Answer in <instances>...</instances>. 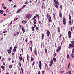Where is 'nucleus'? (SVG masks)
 Returning a JSON list of instances; mask_svg holds the SVG:
<instances>
[{
  "mask_svg": "<svg viewBox=\"0 0 74 74\" xmlns=\"http://www.w3.org/2000/svg\"><path fill=\"white\" fill-rule=\"evenodd\" d=\"M55 2H54V5L55 7H56L57 8H58V5H59L60 4H59V3L58 2V0H53Z\"/></svg>",
  "mask_w": 74,
  "mask_h": 74,
  "instance_id": "obj_1",
  "label": "nucleus"
},
{
  "mask_svg": "<svg viewBox=\"0 0 74 74\" xmlns=\"http://www.w3.org/2000/svg\"><path fill=\"white\" fill-rule=\"evenodd\" d=\"M74 47V41H72L71 42V44H70L69 45V48H72Z\"/></svg>",
  "mask_w": 74,
  "mask_h": 74,
  "instance_id": "obj_2",
  "label": "nucleus"
},
{
  "mask_svg": "<svg viewBox=\"0 0 74 74\" xmlns=\"http://www.w3.org/2000/svg\"><path fill=\"white\" fill-rule=\"evenodd\" d=\"M61 46H58V48L56 49V52H59V51L61 49Z\"/></svg>",
  "mask_w": 74,
  "mask_h": 74,
  "instance_id": "obj_3",
  "label": "nucleus"
},
{
  "mask_svg": "<svg viewBox=\"0 0 74 74\" xmlns=\"http://www.w3.org/2000/svg\"><path fill=\"white\" fill-rule=\"evenodd\" d=\"M68 36L69 38H70L71 36V31H69L68 32Z\"/></svg>",
  "mask_w": 74,
  "mask_h": 74,
  "instance_id": "obj_4",
  "label": "nucleus"
},
{
  "mask_svg": "<svg viewBox=\"0 0 74 74\" xmlns=\"http://www.w3.org/2000/svg\"><path fill=\"white\" fill-rule=\"evenodd\" d=\"M26 17L27 19H30L32 17V14H28L26 16Z\"/></svg>",
  "mask_w": 74,
  "mask_h": 74,
  "instance_id": "obj_5",
  "label": "nucleus"
},
{
  "mask_svg": "<svg viewBox=\"0 0 74 74\" xmlns=\"http://www.w3.org/2000/svg\"><path fill=\"white\" fill-rule=\"evenodd\" d=\"M41 61H39V66L40 69H41Z\"/></svg>",
  "mask_w": 74,
  "mask_h": 74,
  "instance_id": "obj_6",
  "label": "nucleus"
},
{
  "mask_svg": "<svg viewBox=\"0 0 74 74\" xmlns=\"http://www.w3.org/2000/svg\"><path fill=\"white\" fill-rule=\"evenodd\" d=\"M63 25H66V18H65L64 17L63 18Z\"/></svg>",
  "mask_w": 74,
  "mask_h": 74,
  "instance_id": "obj_7",
  "label": "nucleus"
},
{
  "mask_svg": "<svg viewBox=\"0 0 74 74\" xmlns=\"http://www.w3.org/2000/svg\"><path fill=\"white\" fill-rule=\"evenodd\" d=\"M52 64H53V60H51L50 62V64H49L50 67L52 66Z\"/></svg>",
  "mask_w": 74,
  "mask_h": 74,
  "instance_id": "obj_8",
  "label": "nucleus"
},
{
  "mask_svg": "<svg viewBox=\"0 0 74 74\" xmlns=\"http://www.w3.org/2000/svg\"><path fill=\"white\" fill-rule=\"evenodd\" d=\"M50 34V32L49 30L47 31V37H49V35Z\"/></svg>",
  "mask_w": 74,
  "mask_h": 74,
  "instance_id": "obj_9",
  "label": "nucleus"
},
{
  "mask_svg": "<svg viewBox=\"0 0 74 74\" xmlns=\"http://www.w3.org/2000/svg\"><path fill=\"white\" fill-rule=\"evenodd\" d=\"M17 48V47L16 46H15L14 48L13 51L14 52H16V49Z\"/></svg>",
  "mask_w": 74,
  "mask_h": 74,
  "instance_id": "obj_10",
  "label": "nucleus"
},
{
  "mask_svg": "<svg viewBox=\"0 0 74 74\" xmlns=\"http://www.w3.org/2000/svg\"><path fill=\"white\" fill-rule=\"evenodd\" d=\"M21 29L22 30V31L23 33H25V28H24V27H21Z\"/></svg>",
  "mask_w": 74,
  "mask_h": 74,
  "instance_id": "obj_11",
  "label": "nucleus"
},
{
  "mask_svg": "<svg viewBox=\"0 0 74 74\" xmlns=\"http://www.w3.org/2000/svg\"><path fill=\"white\" fill-rule=\"evenodd\" d=\"M56 16L55 15V14H53V17L54 19V20H56Z\"/></svg>",
  "mask_w": 74,
  "mask_h": 74,
  "instance_id": "obj_12",
  "label": "nucleus"
},
{
  "mask_svg": "<svg viewBox=\"0 0 74 74\" xmlns=\"http://www.w3.org/2000/svg\"><path fill=\"white\" fill-rule=\"evenodd\" d=\"M7 52H8V53L10 55L11 54V50H7Z\"/></svg>",
  "mask_w": 74,
  "mask_h": 74,
  "instance_id": "obj_13",
  "label": "nucleus"
},
{
  "mask_svg": "<svg viewBox=\"0 0 74 74\" xmlns=\"http://www.w3.org/2000/svg\"><path fill=\"white\" fill-rule=\"evenodd\" d=\"M57 30L58 32H59V33H60V28L59 27H57Z\"/></svg>",
  "mask_w": 74,
  "mask_h": 74,
  "instance_id": "obj_14",
  "label": "nucleus"
},
{
  "mask_svg": "<svg viewBox=\"0 0 74 74\" xmlns=\"http://www.w3.org/2000/svg\"><path fill=\"white\" fill-rule=\"evenodd\" d=\"M59 16L60 17V18L62 17V12H61V11H60V12L59 14Z\"/></svg>",
  "mask_w": 74,
  "mask_h": 74,
  "instance_id": "obj_15",
  "label": "nucleus"
},
{
  "mask_svg": "<svg viewBox=\"0 0 74 74\" xmlns=\"http://www.w3.org/2000/svg\"><path fill=\"white\" fill-rule=\"evenodd\" d=\"M34 53L36 56H37V49H36L34 50Z\"/></svg>",
  "mask_w": 74,
  "mask_h": 74,
  "instance_id": "obj_16",
  "label": "nucleus"
},
{
  "mask_svg": "<svg viewBox=\"0 0 74 74\" xmlns=\"http://www.w3.org/2000/svg\"><path fill=\"white\" fill-rule=\"evenodd\" d=\"M22 10V8H21L20 9H18L16 13H18L19 12H20V11H21Z\"/></svg>",
  "mask_w": 74,
  "mask_h": 74,
  "instance_id": "obj_17",
  "label": "nucleus"
},
{
  "mask_svg": "<svg viewBox=\"0 0 74 74\" xmlns=\"http://www.w3.org/2000/svg\"><path fill=\"white\" fill-rule=\"evenodd\" d=\"M1 68L3 69V70H4L5 69V67H4V66L2 65L1 66Z\"/></svg>",
  "mask_w": 74,
  "mask_h": 74,
  "instance_id": "obj_18",
  "label": "nucleus"
},
{
  "mask_svg": "<svg viewBox=\"0 0 74 74\" xmlns=\"http://www.w3.org/2000/svg\"><path fill=\"white\" fill-rule=\"evenodd\" d=\"M67 58L68 59H70V56H69V55L68 54H67Z\"/></svg>",
  "mask_w": 74,
  "mask_h": 74,
  "instance_id": "obj_19",
  "label": "nucleus"
},
{
  "mask_svg": "<svg viewBox=\"0 0 74 74\" xmlns=\"http://www.w3.org/2000/svg\"><path fill=\"white\" fill-rule=\"evenodd\" d=\"M19 59L20 61H23V58L22 57H19Z\"/></svg>",
  "mask_w": 74,
  "mask_h": 74,
  "instance_id": "obj_20",
  "label": "nucleus"
},
{
  "mask_svg": "<svg viewBox=\"0 0 74 74\" xmlns=\"http://www.w3.org/2000/svg\"><path fill=\"white\" fill-rule=\"evenodd\" d=\"M0 14H3V10H0Z\"/></svg>",
  "mask_w": 74,
  "mask_h": 74,
  "instance_id": "obj_21",
  "label": "nucleus"
},
{
  "mask_svg": "<svg viewBox=\"0 0 74 74\" xmlns=\"http://www.w3.org/2000/svg\"><path fill=\"white\" fill-rule=\"evenodd\" d=\"M69 20L70 21H71V16H70V14H69Z\"/></svg>",
  "mask_w": 74,
  "mask_h": 74,
  "instance_id": "obj_22",
  "label": "nucleus"
},
{
  "mask_svg": "<svg viewBox=\"0 0 74 74\" xmlns=\"http://www.w3.org/2000/svg\"><path fill=\"white\" fill-rule=\"evenodd\" d=\"M47 18L48 19H49V18H51V16H50V15H49V14H47Z\"/></svg>",
  "mask_w": 74,
  "mask_h": 74,
  "instance_id": "obj_23",
  "label": "nucleus"
},
{
  "mask_svg": "<svg viewBox=\"0 0 74 74\" xmlns=\"http://www.w3.org/2000/svg\"><path fill=\"white\" fill-rule=\"evenodd\" d=\"M48 22H49L50 21H52V19H51V17L50 18H48Z\"/></svg>",
  "mask_w": 74,
  "mask_h": 74,
  "instance_id": "obj_24",
  "label": "nucleus"
},
{
  "mask_svg": "<svg viewBox=\"0 0 74 74\" xmlns=\"http://www.w3.org/2000/svg\"><path fill=\"white\" fill-rule=\"evenodd\" d=\"M36 19H34V20L33 21L34 24H36Z\"/></svg>",
  "mask_w": 74,
  "mask_h": 74,
  "instance_id": "obj_25",
  "label": "nucleus"
},
{
  "mask_svg": "<svg viewBox=\"0 0 74 74\" xmlns=\"http://www.w3.org/2000/svg\"><path fill=\"white\" fill-rule=\"evenodd\" d=\"M53 60L54 62H55L56 61V58H55V57H54L53 58Z\"/></svg>",
  "mask_w": 74,
  "mask_h": 74,
  "instance_id": "obj_26",
  "label": "nucleus"
},
{
  "mask_svg": "<svg viewBox=\"0 0 74 74\" xmlns=\"http://www.w3.org/2000/svg\"><path fill=\"white\" fill-rule=\"evenodd\" d=\"M69 23V25H71V20H70L69 21V22H68Z\"/></svg>",
  "mask_w": 74,
  "mask_h": 74,
  "instance_id": "obj_27",
  "label": "nucleus"
},
{
  "mask_svg": "<svg viewBox=\"0 0 74 74\" xmlns=\"http://www.w3.org/2000/svg\"><path fill=\"white\" fill-rule=\"evenodd\" d=\"M38 22L39 24H41V20H40Z\"/></svg>",
  "mask_w": 74,
  "mask_h": 74,
  "instance_id": "obj_28",
  "label": "nucleus"
},
{
  "mask_svg": "<svg viewBox=\"0 0 74 74\" xmlns=\"http://www.w3.org/2000/svg\"><path fill=\"white\" fill-rule=\"evenodd\" d=\"M45 53H47V49H45Z\"/></svg>",
  "mask_w": 74,
  "mask_h": 74,
  "instance_id": "obj_29",
  "label": "nucleus"
},
{
  "mask_svg": "<svg viewBox=\"0 0 74 74\" xmlns=\"http://www.w3.org/2000/svg\"><path fill=\"white\" fill-rule=\"evenodd\" d=\"M12 67V66L11 65H10L9 66V69H11Z\"/></svg>",
  "mask_w": 74,
  "mask_h": 74,
  "instance_id": "obj_30",
  "label": "nucleus"
},
{
  "mask_svg": "<svg viewBox=\"0 0 74 74\" xmlns=\"http://www.w3.org/2000/svg\"><path fill=\"white\" fill-rule=\"evenodd\" d=\"M44 34L42 33V39L43 40L44 39Z\"/></svg>",
  "mask_w": 74,
  "mask_h": 74,
  "instance_id": "obj_31",
  "label": "nucleus"
},
{
  "mask_svg": "<svg viewBox=\"0 0 74 74\" xmlns=\"http://www.w3.org/2000/svg\"><path fill=\"white\" fill-rule=\"evenodd\" d=\"M12 47H10V48H9V50H10V51H11V50H12Z\"/></svg>",
  "mask_w": 74,
  "mask_h": 74,
  "instance_id": "obj_32",
  "label": "nucleus"
},
{
  "mask_svg": "<svg viewBox=\"0 0 74 74\" xmlns=\"http://www.w3.org/2000/svg\"><path fill=\"white\" fill-rule=\"evenodd\" d=\"M35 64V62H34V61H33V63L32 64V66H34Z\"/></svg>",
  "mask_w": 74,
  "mask_h": 74,
  "instance_id": "obj_33",
  "label": "nucleus"
},
{
  "mask_svg": "<svg viewBox=\"0 0 74 74\" xmlns=\"http://www.w3.org/2000/svg\"><path fill=\"white\" fill-rule=\"evenodd\" d=\"M34 60V59L33 58V57H31V62H33V61Z\"/></svg>",
  "mask_w": 74,
  "mask_h": 74,
  "instance_id": "obj_34",
  "label": "nucleus"
},
{
  "mask_svg": "<svg viewBox=\"0 0 74 74\" xmlns=\"http://www.w3.org/2000/svg\"><path fill=\"white\" fill-rule=\"evenodd\" d=\"M71 57H72V58H74V54L72 53V54H71Z\"/></svg>",
  "mask_w": 74,
  "mask_h": 74,
  "instance_id": "obj_35",
  "label": "nucleus"
},
{
  "mask_svg": "<svg viewBox=\"0 0 74 74\" xmlns=\"http://www.w3.org/2000/svg\"><path fill=\"white\" fill-rule=\"evenodd\" d=\"M27 60L28 61L29 60V56L28 55H27Z\"/></svg>",
  "mask_w": 74,
  "mask_h": 74,
  "instance_id": "obj_36",
  "label": "nucleus"
},
{
  "mask_svg": "<svg viewBox=\"0 0 74 74\" xmlns=\"http://www.w3.org/2000/svg\"><path fill=\"white\" fill-rule=\"evenodd\" d=\"M72 53H74V48L72 49Z\"/></svg>",
  "mask_w": 74,
  "mask_h": 74,
  "instance_id": "obj_37",
  "label": "nucleus"
},
{
  "mask_svg": "<svg viewBox=\"0 0 74 74\" xmlns=\"http://www.w3.org/2000/svg\"><path fill=\"white\" fill-rule=\"evenodd\" d=\"M26 5H24L21 8V9H23V8H24V7H26Z\"/></svg>",
  "mask_w": 74,
  "mask_h": 74,
  "instance_id": "obj_38",
  "label": "nucleus"
},
{
  "mask_svg": "<svg viewBox=\"0 0 74 74\" xmlns=\"http://www.w3.org/2000/svg\"><path fill=\"white\" fill-rule=\"evenodd\" d=\"M32 49H33V47H31L30 49L31 52H32Z\"/></svg>",
  "mask_w": 74,
  "mask_h": 74,
  "instance_id": "obj_39",
  "label": "nucleus"
},
{
  "mask_svg": "<svg viewBox=\"0 0 74 74\" xmlns=\"http://www.w3.org/2000/svg\"><path fill=\"white\" fill-rule=\"evenodd\" d=\"M32 31H34V27H32Z\"/></svg>",
  "mask_w": 74,
  "mask_h": 74,
  "instance_id": "obj_40",
  "label": "nucleus"
},
{
  "mask_svg": "<svg viewBox=\"0 0 74 74\" xmlns=\"http://www.w3.org/2000/svg\"><path fill=\"white\" fill-rule=\"evenodd\" d=\"M54 57H55V56H56V53L55 52H54Z\"/></svg>",
  "mask_w": 74,
  "mask_h": 74,
  "instance_id": "obj_41",
  "label": "nucleus"
},
{
  "mask_svg": "<svg viewBox=\"0 0 74 74\" xmlns=\"http://www.w3.org/2000/svg\"><path fill=\"white\" fill-rule=\"evenodd\" d=\"M37 17L38 19L39 20V19L40 18V16L38 15H37Z\"/></svg>",
  "mask_w": 74,
  "mask_h": 74,
  "instance_id": "obj_42",
  "label": "nucleus"
},
{
  "mask_svg": "<svg viewBox=\"0 0 74 74\" xmlns=\"http://www.w3.org/2000/svg\"><path fill=\"white\" fill-rule=\"evenodd\" d=\"M19 32H17L16 33V34H17V35H18H18H19Z\"/></svg>",
  "mask_w": 74,
  "mask_h": 74,
  "instance_id": "obj_43",
  "label": "nucleus"
},
{
  "mask_svg": "<svg viewBox=\"0 0 74 74\" xmlns=\"http://www.w3.org/2000/svg\"><path fill=\"white\" fill-rule=\"evenodd\" d=\"M60 7L61 8V10H62L63 9V8H62L63 7H62V5H61L60 6Z\"/></svg>",
  "mask_w": 74,
  "mask_h": 74,
  "instance_id": "obj_44",
  "label": "nucleus"
},
{
  "mask_svg": "<svg viewBox=\"0 0 74 74\" xmlns=\"http://www.w3.org/2000/svg\"><path fill=\"white\" fill-rule=\"evenodd\" d=\"M23 22H25V23H26V22H27L25 21L24 20L22 21V23H23Z\"/></svg>",
  "mask_w": 74,
  "mask_h": 74,
  "instance_id": "obj_45",
  "label": "nucleus"
},
{
  "mask_svg": "<svg viewBox=\"0 0 74 74\" xmlns=\"http://www.w3.org/2000/svg\"><path fill=\"white\" fill-rule=\"evenodd\" d=\"M28 2L26 1L25 2V4H28Z\"/></svg>",
  "mask_w": 74,
  "mask_h": 74,
  "instance_id": "obj_46",
  "label": "nucleus"
},
{
  "mask_svg": "<svg viewBox=\"0 0 74 74\" xmlns=\"http://www.w3.org/2000/svg\"><path fill=\"white\" fill-rule=\"evenodd\" d=\"M19 64H20V66L21 67H22V66H21V62H19Z\"/></svg>",
  "mask_w": 74,
  "mask_h": 74,
  "instance_id": "obj_47",
  "label": "nucleus"
},
{
  "mask_svg": "<svg viewBox=\"0 0 74 74\" xmlns=\"http://www.w3.org/2000/svg\"><path fill=\"white\" fill-rule=\"evenodd\" d=\"M37 15L36 14V16H34V18H37Z\"/></svg>",
  "mask_w": 74,
  "mask_h": 74,
  "instance_id": "obj_48",
  "label": "nucleus"
},
{
  "mask_svg": "<svg viewBox=\"0 0 74 74\" xmlns=\"http://www.w3.org/2000/svg\"><path fill=\"white\" fill-rule=\"evenodd\" d=\"M45 72V71H42V74H44V73Z\"/></svg>",
  "mask_w": 74,
  "mask_h": 74,
  "instance_id": "obj_49",
  "label": "nucleus"
},
{
  "mask_svg": "<svg viewBox=\"0 0 74 74\" xmlns=\"http://www.w3.org/2000/svg\"><path fill=\"white\" fill-rule=\"evenodd\" d=\"M19 27L20 29H21V28H22V25H20L19 26Z\"/></svg>",
  "mask_w": 74,
  "mask_h": 74,
  "instance_id": "obj_50",
  "label": "nucleus"
},
{
  "mask_svg": "<svg viewBox=\"0 0 74 74\" xmlns=\"http://www.w3.org/2000/svg\"><path fill=\"white\" fill-rule=\"evenodd\" d=\"M8 60L9 61H10L11 60V58H8Z\"/></svg>",
  "mask_w": 74,
  "mask_h": 74,
  "instance_id": "obj_51",
  "label": "nucleus"
},
{
  "mask_svg": "<svg viewBox=\"0 0 74 74\" xmlns=\"http://www.w3.org/2000/svg\"><path fill=\"white\" fill-rule=\"evenodd\" d=\"M7 32V31H3V33H6Z\"/></svg>",
  "mask_w": 74,
  "mask_h": 74,
  "instance_id": "obj_52",
  "label": "nucleus"
},
{
  "mask_svg": "<svg viewBox=\"0 0 74 74\" xmlns=\"http://www.w3.org/2000/svg\"><path fill=\"white\" fill-rule=\"evenodd\" d=\"M71 72V71L70 70H69L68 71V73H67V74H68L69 73H70Z\"/></svg>",
  "mask_w": 74,
  "mask_h": 74,
  "instance_id": "obj_53",
  "label": "nucleus"
},
{
  "mask_svg": "<svg viewBox=\"0 0 74 74\" xmlns=\"http://www.w3.org/2000/svg\"><path fill=\"white\" fill-rule=\"evenodd\" d=\"M25 41L26 42H27V39L26 38L25 39Z\"/></svg>",
  "mask_w": 74,
  "mask_h": 74,
  "instance_id": "obj_54",
  "label": "nucleus"
},
{
  "mask_svg": "<svg viewBox=\"0 0 74 74\" xmlns=\"http://www.w3.org/2000/svg\"><path fill=\"white\" fill-rule=\"evenodd\" d=\"M44 64H45V66H47V64H46V63L45 62L44 63Z\"/></svg>",
  "mask_w": 74,
  "mask_h": 74,
  "instance_id": "obj_55",
  "label": "nucleus"
},
{
  "mask_svg": "<svg viewBox=\"0 0 74 74\" xmlns=\"http://www.w3.org/2000/svg\"><path fill=\"white\" fill-rule=\"evenodd\" d=\"M18 18H19V17H18L17 18H16L15 19H14V21H16V20H17V19H18Z\"/></svg>",
  "mask_w": 74,
  "mask_h": 74,
  "instance_id": "obj_56",
  "label": "nucleus"
},
{
  "mask_svg": "<svg viewBox=\"0 0 74 74\" xmlns=\"http://www.w3.org/2000/svg\"><path fill=\"white\" fill-rule=\"evenodd\" d=\"M36 30L38 31L39 30V29H38V27H36Z\"/></svg>",
  "mask_w": 74,
  "mask_h": 74,
  "instance_id": "obj_57",
  "label": "nucleus"
},
{
  "mask_svg": "<svg viewBox=\"0 0 74 74\" xmlns=\"http://www.w3.org/2000/svg\"><path fill=\"white\" fill-rule=\"evenodd\" d=\"M34 27H35V28L36 27V25L34 24Z\"/></svg>",
  "mask_w": 74,
  "mask_h": 74,
  "instance_id": "obj_58",
  "label": "nucleus"
},
{
  "mask_svg": "<svg viewBox=\"0 0 74 74\" xmlns=\"http://www.w3.org/2000/svg\"><path fill=\"white\" fill-rule=\"evenodd\" d=\"M62 37V34H60V36H59V38H60Z\"/></svg>",
  "mask_w": 74,
  "mask_h": 74,
  "instance_id": "obj_59",
  "label": "nucleus"
},
{
  "mask_svg": "<svg viewBox=\"0 0 74 74\" xmlns=\"http://www.w3.org/2000/svg\"><path fill=\"white\" fill-rule=\"evenodd\" d=\"M30 43H31V44H32V40H30Z\"/></svg>",
  "mask_w": 74,
  "mask_h": 74,
  "instance_id": "obj_60",
  "label": "nucleus"
},
{
  "mask_svg": "<svg viewBox=\"0 0 74 74\" xmlns=\"http://www.w3.org/2000/svg\"><path fill=\"white\" fill-rule=\"evenodd\" d=\"M3 8H4V9H6L7 8V7L5 6H4L3 7Z\"/></svg>",
  "mask_w": 74,
  "mask_h": 74,
  "instance_id": "obj_61",
  "label": "nucleus"
},
{
  "mask_svg": "<svg viewBox=\"0 0 74 74\" xmlns=\"http://www.w3.org/2000/svg\"><path fill=\"white\" fill-rule=\"evenodd\" d=\"M12 21H11V23H10V25H11V24H12Z\"/></svg>",
  "mask_w": 74,
  "mask_h": 74,
  "instance_id": "obj_62",
  "label": "nucleus"
},
{
  "mask_svg": "<svg viewBox=\"0 0 74 74\" xmlns=\"http://www.w3.org/2000/svg\"><path fill=\"white\" fill-rule=\"evenodd\" d=\"M43 45V44H42V43L41 44V48H42V46Z\"/></svg>",
  "mask_w": 74,
  "mask_h": 74,
  "instance_id": "obj_63",
  "label": "nucleus"
},
{
  "mask_svg": "<svg viewBox=\"0 0 74 74\" xmlns=\"http://www.w3.org/2000/svg\"><path fill=\"white\" fill-rule=\"evenodd\" d=\"M38 74H41V72H40V71H39L38 72Z\"/></svg>",
  "mask_w": 74,
  "mask_h": 74,
  "instance_id": "obj_64",
  "label": "nucleus"
}]
</instances>
